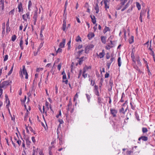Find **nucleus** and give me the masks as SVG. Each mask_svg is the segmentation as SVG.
<instances>
[{
  "instance_id": "a211bd4d",
  "label": "nucleus",
  "mask_w": 155,
  "mask_h": 155,
  "mask_svg": "<svg viewBox=\"0 0 155 155\" xmlns=\"http://www.w3.org/2000/svg\"><path fill=\"white\" fill-rule=\"evenodd\" d=\"M106 38L104 36H101V39L102 43L105 44L106 42Z\"/></svg>"
},
{
  "instance_id": "680f3d73",
  "label": "nucleus",
  "mask_w": 155,
  "mask_h": 155,
  "mask_svg": "<svg viewBox=\"0 0 155 155\" xmlns=\"http://www.w3.org/2000/svg\"><path fill=\"white\" fill-rule=\"evenodd\" d=\"M61 115V110H60L59 111V114L58 115H56V117L57 118H58Z\"/></svg>"
},
{
  "instance_id": "6e6552de",
  "label": "nucleus",
  "mask_w": 155,
  "mask_h": 155,
  "mask_svg": "<svg viewBox=\"0 0 155 155\" xmlns=\"http://www.w3.org/2000/svg\"><path fill=\"white\" fill-rule=\"evenodd\" d=\"M66 22L65 20H64L62 24V29L64 31H66L68 28H67Z\"/></svg>"
},
{
  "instance_id": "a19ab883",
  "label": "nucleus",
  "mask_w": 155,
  "mask_h": 155,
  "mask_svg": "<svg viewBox=\"0 0 155 155\" xmlns=\"http://www.w3.org/2000/svg\"><path fill=\"white\" fill-rule=\"evenodd\" d=\"M78 95L77 93H76L74 97V101H75L78 98Z\"/></svg>"
},
{
  "instance_id": "79ce46f5",
  "label": "nucleus",
  "mask_w": 155,
  "mask_h": 155,
  "mask_svg": "<svg viewBox=\"0 0 155 155\" xmlns=\"http://www.w3.org/2000/svg\"><path fill=\"white\" fill-rule=\"evenodd\" d=\"M13 66L12 67L10 70L9 71V72L8 73V75H10L12 73V71H13Z\"/></svg>"
},
{
  "instance_id": "c756f323",
  "label": "nucleus",
  "mask_w": 155,
  "mask_h": 155,
  "mask_svg": "<svg viewBox=\"0 0 155 155\" xmlns=\"http://www.w3.org/2000/svg\"><path fill=\"white\" fill-rule=\"evenodd\" d=\"M5 98H6V101L7 103V104L6 105V107H7L8 105H9V104L10 101L8 100V98L6 95H5Z\"/></svg>"
},
{
  "instance_id": "49530a36",
  "label": "nucleus",
  "mask_w": 155,
  "mask_h": 155,
  "mask_svg": "<svg viewBox=\"0 0 155 155\" xmlns=\"http://www.w3.org/2000/svg\"><path fill=\"white\" fill-rule=\"evenodd\" d=\"M43 46V43H41L39 45V46L38 48V51H39L40 50V49H41V48Z\"/></svg>"
},
{
  "instance_id": "412c9836",
  "label": "nucleus",
  "mask_w": 155,
  "mask_h": 155,
  "mask_svg": "<svg viewBox=\"0 0 155 155\" xmlns=\"http://www.w3.org/2000/svg\"><path fill=\"white\" fill-rule=\"evenodd\" d=\"M94 9L96 11V13H98L99 12V9L97 4H96V6L94 7Z\"/></svg>"
},
{
  "instance_id": "cd10ccee",
  "label": "nucleus",
  "mask_w": 155,
  "mask_h": 155,
  "mask_svg": "<svg viewBox=\"0 0 155 155\" xmlns=\"http://www.w3.org/2000/svg\"><path fill=\"white\" fill-rule=\"evenodd\" d=\"M76 41L77 42H78L79 41H81V38L79 36H78L76 38Z\"/></svg>"
},
{
  "instance_id": "c9c22d12",
  "label": "nucleus",
  "mask_w": 155,
  "mask_h": 155,
  "mask_svg": "<svg viewBox=\"0 0 155 155\" xmlns=\"http://www.w3.org/2000/svg\"><path fill=\"white\" fill-rule=\"evenodd\" d=\"M87 98V101L88 102H90V100L91 98V97L90 95H89L87 94H86Z\"/></svg>"
},
{
  "instance_id": "6e6d98bb",
  "label": "nucleus",
  "mask_w": 155,
  "mask_h": 155,
  "mask_svg": "<svg viewBox=\"0 0 155 155\" xmlns=\"http://www.w3.org/2000/svg\"><path fill=\"white\" fill-rule=\"evenodd\" d=\"M2 30L5 29V23H3L2 24Z\"/></svg>"
},
{
  "instance_id": "2f4dec72",
  "label": "nucleus",
  "mask_w": 155,
  "mask_h": 155,
  "mask_svg": "<svg viewBox=\"0 0 155 155\" xmlns=\"http://www.w3.org/2000/svg\"><path fill=\"white\" fill-rule=\"evenodd\" d=\"M104 53L103 52H101L99 53L98 56L100 58H101L103 57L104 56Z\"/></svg>"
},
{
  "instance_id": "9b49d317",
  "label": "nucleus",
  "mask_w": 155,
  "mask_h": 155,
  "mask_svg": "<svg viewBox=\"0 0 155 155\" xmlns=\"http://www.w3.org/2000/svg\"><path fill=\"white\" fill-rule=\"evenodd\" d=\"M43 113H45V114H46V112L47 111L49 110V107H45L44 106H43Z\"/></svg>"
},
{
  "instance_id": "4d7b16f0",
  "label": "nucleus",
  "mask_w": 155,
  "mask_h": 155,
  "mask_svg": "<svg viewBox=\"0 0 155 155\" xmlns=\"http://www.w3.org/2000/svg\"><path fill=\"white\" fill-rule=\"evenodd\" d=\"M110 1V0H104V3H107L109 4V2Z\"/></svg>"
},
{
  "instance_id": "3c124183",
  "label": "nucleus",
  "mask_w": 155,
  "mask_h": 155,
  "mask_svg": "<svg viewBox=\"0 0 155 155\" xmlns=\"http://www.w3.org/2000/svg\"><path fill=\"white\" fill-rule=\"evenodd\" d=\"M8 59V55H6L5 56L4 59V61H6Z\"/></svg>"
},
{
  "instance_id": "39448f33",
  "label": "nucleus",
  "mask_w": 155,
  "mask_h": 155,
  "mask_svg": "<svg viewBox=\"0 0 155 155\" xmlns=\"http://www.w3.org/2000/svg\"><path fill=\"white\" fill-rule=\"evenodd\" d=\"M110 112L111 114L114 117H116V114L117 112V110L115 109L110 108Z\"/></svg>"
},
{
  "instance_id": "423d86ee",
  "label": "nucleus",
  "mask_w": 155,
  "mask_h": 155,
  "mask_svg": "<svg viewBox=\"0 0 155 155\" xmlns=\"http://www.w3.org/2000/svg\"><path fill=\"white\" fill-rule=\"evenodd\" d=\"M25 140L26 143V145L28 147H29L31 144V141L29 140V137H26L25 138H24Z\"/></svg>"
},
{
  "instance_id": "aec40b11",
  "label": "nucleus",
  "mask_w": 155,
  "mask_h": 155,
  "mask_svg": "<svg viewBox=\"0 0 155 155\" xmlns=\"http://www.w3.org/2000/svg\"><path fill=\"white\" fill-rule=\"evenodd\" d=\"M22 37L21 38V40L20 41V48L21 49L23 50V41L22 40Z\"/></svg>"
},
{
  "instance_id": "7ed1b4c3",
  "label": "nucleus",
  "mask_w": 155,
  "mask_h": 155,
  "mask_svg": "<svg viewBox=\"0 0 155 155\" xmlns=\"http://www.w3.org/2000/svg\"><path fill=\"white\" fill-rule=\"evenodd\" d=\"M9 82L8 81H5L2 83H0V88H5L8 84Z\"/></svg>"
},
{
  "instance_id": "9d476101",
  "label": "nucleus",
  "mask_w": 155,
  "mask_h": 155,
  "mask_svg": "<svg viewBox=\"0 0 155 155\" xmlns=\"http://www.w3.org/2000/svg\"><path fill=\"white\" fill-rule=\"evenodd\" d=\"M63 82L65 83V84H67L68 83V80L67 79V77L66 74H64L63 76Z\"/></svg>"
},
{
  "instance_id": "864d4df0",
  "label": "nucleus",
  "mask_w": 155,
  "mask_h": 155,
  "mask_svg": "<svg viewBox=\"0 0 155 155\" xmlns=\"http://www.w3.org/2000/svg\"><path fill=\"white\" fill-rule=\"evenodd\" d=\"M31 140L34 143H35L36 142L35 140V137H31Z\"/></svg>"
},
{
  "instance_id": "69168bd1",
  "label": "nucleus",
  "mask_w": 155,
  "mask_h": 155,
  "mask_svg": "<svg viewBox=\"0 0 155 155\" xmlns=\"http://www.w3.org/2000/svg\"><path fill=\"white\" fill-rule=\"evenodd\" d=\"M58 121L60 124H62L64 123L63 120L61 119H58Z\"/></svg>"
},
{
  "instance_id": "5701e85b",
  "label": "nucleus",
  "mask_w": 155,
  "mask_h": 155,
  "mask_svg": "<svg viewBox=\"0 0 155 155\" xmlns=\"http://www.w3.org/2000/svg\"><path fill=\"white\" fill-rule=\"evenodd\" d=\"M0 6H1L2 9L4 8V0H0Z\"/></svg>"
},
{
  "instance_id": "09e8293b",
  "label": "nucleus",
  "mask_w": 155,
  "mask_h": 155,
  "mask_svg": "<svg viewBox=\"0 0 155 155\" xmlns=\"http://www.w3.org/2000/svg\"><path fill=\"white\" fill-rule=\"evenodd\" d=\"M43 70V68H37L36 69V71L37 72H39L40 71H42Z\"/></svg>"
},
{
  "instance_id": "37998d69",
  "label": "nucleus",
  "mask_w": 155,
  "mask_h": 155,
  "mask_svg": "<svg viewBox=\"0 0 155 155\" xmlns=\"http://www.w3.org/2000/svg\"><path fill=\"white\" fill-rule=\"evenodd\" d=\"M65 10H66V8H65V10L64 11V14L63 15V16L64 18V20H65V19L66 18V16H67V13L65 12Z\"/></svg>"
},
{
  "instance_id": "4be33fe9",
  "label": "nucleus",
  "mask_w": 155,
  "mask_h": 155,
  "mask_svg": "<svg viewBox=\"0 0 155 155\" xmlns=\"http://www.w3.org/2000/svg\"><path fill=\"white\" fill-rule=\"evenodd\" d=\"M114 47V45H111L110 44H109L107 46L105 47V48L107 50L110 49V48H113Z\"/></svg>"
},
{
  "instance_id": "6ab92c4d",
  "label": "nucleus",
  "mask_w": 155,
  "mask_h": 155,
  "mask_svg": "<svg viewBox=\"0 0 155 155\" xmlns=\"http://www.w3.org/2000/svg\"><path fill=\"white\" fill-rule=\"evenodd\" d=\"M18 12H20L21 11H22L23 10V9L22 8V6L21 4H19L18 5Z\"/></svg>"
},
{
  "instance_id": "bb28decb",
  "label": "nucleus",
  "mask_w": 155,
  "mask_h": 155,
  "mask_svg": "<svg viewBox=\"0 0 155 155\" xmlns=\"http://www.w3.org/2000/svg\"><path fill=\"white\" fill-rule=\"evenodd\" d=\"M109 27H105L103 32L104 33H105L107 31H109Z\"/></svg>"
},
{
  "instance_id": "dca6fc26",
  "label": "nucleus",
  "mask_w": 155,
  "mask_h": 155,
  "mask_svg": "<svg viewBox=\"0 0 155 155\" xmlns=\"http://www.w3.org/2000/svg\"><path fill=\"white\" fill-rule=\"evenodd\" d=\"M127 107L125 109V110H124L123 107H122L120 110V113H122L124 114L127 111Z\"/></svg>"
},
{
  "instance_id": "2eb2a0df",
  "label": "nucleus",
  "mask_w": 155,
  "mask_h": 155,
  "mask_svg": "<svg viewBox=\"0 0 155 155\" xmlns=\"http://www.w3.org/2000/svg\"><path fill=\"white\" fill-rule=\"evenodd\" d=\"M94 36V34L93 33H90L88 34L87 37L89 39H91Z\"/></svg>"
},
{
  "instance_id": "f8f14e48",
  "label": "nucleus",
  "mask_w": 155,
  "mask_h": 155,
  "mask_svg": "<svg viewBox=\"0 0 155 155\" xmlns=\"http://www.w3.org/2000/svg\"><path fill=\"white\" fill-rule=\"evenodd\" d=\"M142 140L144 141H146L147 140L148 138L146 136H142L139 137L138 139L139 140Z\"/></svg>"
},
{
  "instance_id": "f257e3e1",
  "label": "nucleus",
  "mask_w": 155,
  "mask_h": 155,
  "mask_svg": "<svg viewBox=\"0 0 155 155\" xmlns=\"http://www.w3.org/2000/svg\"><path fill=\"white\" fill-rule=\"evenodd\" d=\"M20 76L21 78H23V74L24 75H25V78L26 79H28V74L27 71L25 69V66H23L22 70L20 72Z\"/></svg>"
},
{
  "instance_id": "bf43d9fd",
  "label": "nucleus",
  "mask_w": 155,
  "mask_h": 155,
  "mask_svg": "<svg viewBox=\"0 0 155 155\" xmlns=\"http://www.w3.org/2000/svg\"><path fill=\"white\" fill-rule=\"evenodd\" d=\"M17 143L19 145H20V144H21V141L19 139H18L17 140Z\"/></svg>"
},
{
  "instance_id": "f704fd0d",
  "label": "nucleus",
  "mask_w": 155,
  "mask_h": 155,
  "mask_svg": "<svg viewBox=\"0 0 155 155\" xmlns=\"http://www.w3.org/2000/svg\"><path fill=\"white\" fill-rule=\"evenodd\" d=\"M32 5V2L30 0L28 2V9L30 11L31 9H30V8Z\"/></svg>"
},
{
  "instance_id": "b1692460",
  "label": "nucleus",
  "mask_w": 155,
  "mask_h": 155,
  "mask_svg": "<svg viewBox=\"0 0 155 155\" xmlns=\"http://www.w3.org/2000/svg\"><path fill=\"white\" fill-rule=\"evenodd\" d=\"M134 41V37L132 36H131L129 39V42L130 44L132 43Z\"/></svg>"
},
{
  "instance_id": "c03bdc74",
  "label": "nucleus",
  "mask_w": 155,
  "mask_h": 155,
  "mask_svg": "<svg viewBox=\"0 0 155 155\" xmlns=\"http://www.w3.org/2000/svg\"><path fill=\"white\" fill-rule=\"evenodd\" d=\"M109 4L107 3H104L105 5V8L106 9H108L109 8Z\"/></svg>"
},
{
  "instance_id": "774afa93",
  "label": "nucleus",
  "mask_w": 155,
  "mask_h": 155,
  "mask_svg": "<svg viewBox=\"0 0 155 155\" xmlns=\"http://www.w3.org/2000/svg\"><path fill=\"white\" fill-rule=\"evenodd\" d=\"M61 67V65L60 64H58V65L57 68L59 70H60Z\"/></svg>"
},
{
  "instance_id": "72a5a7b5",
  "label": "nucleus",
  "mask_w": 155,
  "mask_h": 155,
  "mask_svg": "<svg viewBox=\"0 0 155 155\" xmlns=\"http://www.w3.org/2000/svg\"><path fill=\"white\" fill-rule=\"evenodd\" d=\"M136 6L138 8V10H140L141 9V6L140 4L138 2H136Z\"/></svg>"
},
{
  "instance_id": "e2e57ef3",
  "label": "nucleus",
  "mask_w": 155,
  "mask_h": 155,
  "mask_svg": "<svg viewBox=\"0 0 155 155\" xmlns=\"http://www.w3.org/2000/svg\"><path fill=\"white\" fill-rule=\"evenodd\" d=\"M82 47V45H79L78 47L76 48V50L77 49H79L81 48Z\"/></svg>"
},
{
  "instance_id": "58836bf2",
  "label": "nucleus",
  "mask_w": 155,
  "mask_h": 155,
  "mask_svg": "<svg viewBox=\"0 0 155 155\" xmlns=\"http://www.w3.org/2000/svg\"><path fill=\"white\" fill-rule=\"evenodd\" d=\"M148 130L146 128L143 127L142 128V132L143 133H145L147 132Z\"/></svg>"
},
{
  "instance_id": "de8ad7c7",
  "label": "nucleus",
  "mask_w": 155,
  "mask_h": 155,
  "mask_svg": "<svg viewBox=\"0 0 155 155\" xmlns=\"http://www.w3.org/2000/svg\"><path fill=\"white\" fill-rule=\"evenodd\" d=\"M71 43V40H70L68 41V43L67 44V45H68V49H70V47L71 46V45H70Z\"/></svg>"
},
{
  "instance_id": "1a4fd4ad",
  "label": "nucleus",
  "mask_w": 155,
  "mask_h": 155,
  "mask_svg": "<svg viewBox=\"0 0 155 155\" xmlns=\"http://www.w3.org/2000/svg\"><path fill=\"white\" fill-rule=\"evenodd\" d=\"M66 41L65 39H63L62 42L59 44V46L61 48H63L64 47Z\"/></svg>"
},
{
  "instance_id": "4c0bfd02",
  "label": "nucleus",
  "mask_w": 155,
  "mask_h": 155,
  "mask_svg": "<svg viewBox=\"0 0 155 155\" xmlns=\"http://www.w3.org/2000/svg\"><path fill=\"white\" fill-rule=\"evenodd\" d=\"M82 76L84 78H86L87 77V75L86 72H83Z\"/></svg>"
},
{
  "instance_id": "5fc2aeb1",
  "label": "nucleus",
  "mask_w": 155,
  "mask_h": 155,
  "mask_svg": "<svg viewBox=\"0 0 155 155\" xmlns=\"http://www.w3.org/2000/svg\"><path fill=\"white\" fill-rule=\"evenodd\" d=\"M62 51V49L60 48H59L58 49L57 51V53H60V52H61Z\"/></svg>"
},
{
  "instance_id": "f03ea898",
  "label": "nucleus",
  "mask_w": 155,
  "mask_h": 155,
  "mask_svg": "<svg viewBox=\"0 0 155 155\" xmlns=\"http://www.w3.org/2000/svg\"><path fill=\"white\" fill-rule=\"evenodd\" d=\"M94 45L92 44H90L87 45L85 48V52L86 53H87L89 52L90 50H92L94 47Z\"/></svg>"
},
{
  "instance_id": "ea45409f",
  "label": "nucleus",
  "mask_w": 155,
  "mask_h": 155,
  "mask_svg": "<svg viewBox=\"0 0 155 155\" xmlns=\"http://www.w3.org/2000/svg\"><path fill=\"white\" fill-rule=\"evenodd\" d=\"M3 89L0 88V98H2L3 97Z\"/></svg>"
},
{
  "instance_id": "13d9d810",
  "label": "nucleus",
  "mask_w": 155,
  "mask_h": 155,
  "mask_svg": "<svg viewBox=\"0 0 155 155\" xmlns=\"http://www.w3.org/2000/svg\"><path fill=\"white\" fill-rule=\"evenodd\" d=\"M109 74L107 72L106 73V74H105L104 77L105 78H108L109 77Z\"/></svg>"
},
{
  "instance_id": "8fccbe9b",
  "label": "nucleus",
  "mask_w": 155,
  "mask_h": 155,
  "mask_svg": "<svg viewBox=\"0 0 155 155\" xmlns=\"http://www.w3.org/2000/svg\"><path fill=\"white\" fill-rule=\"evenodd\" d=\"M95 94L97 96L99 95V92L98 90L94 91Z\"/></svg>"
},
{
  "instance_id": "603ef678",
  "label": "nucleus",
  "mask_w": 155,
  "mask_h": 155,
  "mask_svg": "<svg viewBox=\"0 0 155 155\" xmlns=\"http://www.w3.org/2000/svg\"><path fill=\"white\" fill-rule=\"evenodd\" d=\"M43 28H41V30L40 32V35L41 37H43V35H42V31L43 30Z\"/></svg>"
},
{
  "instance_id": "20e7f679",
  "label": "nucleus",
  "mask_w": 155,
  "mask_h": 155,
  "mask_svg": "<svg viewBox=\"0 0 155 155\" xmlns=\"http://www.w3.org/2000/svg\"><path fill=\"white\" fill-rule=\"evenodd\" d=\"M22 18L24 21H27V19H29L30 18V12H28L26 14L23 15Z\"/></svg>"
},
{
  "instance_id": "f3484780",
  "label": "nucleus",
  "mask_w": 155,
  "mask_h": 155,
  "mask_svg": "<svg viewBox=\"0 0 155 155\" xmlns=\"http://www.w3.org/2000/svg\"><path fill=\"white\" fill-rule=\"evenodd\" d=\"M37 17H38V12H37V11H36L34 13V15L33 17V18L35 20V22L36 21Z\"/></svg>"
},
{
  "instance_id": "052dcab7",
  "label": "nucleus",
  "mask_w": 155,
  "mask_h": 155,
  "mask_svg": "<svg viewBox=\"0 0 155 155\" xmlns=\"http://www.w3.org/2000/svg\"><path fill=\"white\" fill-rule=\"evenodd\" d=\"M83 51L84 50H81L80 51H78V54H82V53Z\"/></svg>"
},
{
  "instance_id": "a878e982",
  "label": "nucleus",
  "mask_w": 155,
  "mask_h": 155,
  "mask_svg": "<svg viewBox=\"0 0 155 155\" xmlns=\"http://www.w3.org/2000/svg\"><path fill=\"white\" fill-rule=\"evenodd\" d=\"M144 15V13L142 12H141L140 13V17L139 18L141 22H143V20H142V17L143 15Z\"/></svg>"
},
{
  "instance_id": "338daca9",
  "label": "nucleus",
  "mask_w": 155,
  "mask_h": 155,
  "mask_svg": "<svg viewBox=\"0 0 155 155\" xmlns=\"http://www.w3.org/2000/svg\"><path fill=\"white\" fill-rule=\"evenodd\" d=\"M26 99V96H25L24 99L23 100H21V101L22 102L24 103Z\"/></svg>"
},
{
  "instance_id": "c85d7f7f",
  "label": "nucleus",
  "mask_w": 155,
  "mask_h": 155,
  "mask_svg": "<svg viewBox=\"0 0 155 155\" xmlns=\"http://www.w3.org/2000/svg\"><path fill=\"white\" fill-rule=\"evenodd\" d=\"M121 62L120 58L119 57L118 58V66L119 67H120L121 66Z\"/></svg>"
},
{
  "instance_id": "393cba45",
  "label": "nucleus",
  "mask_w": 155,
  "mask_h": 155,
  "mask_svg": "<svg viewBox=\"0 0 155 155\" xmlns=\"http://www.w3.org/2000/svg\"><path fill=\"white\" fill-rule=\"evenodd\" d=\"M15 12V9H14L11 10L9 13V15H10L11 16H12L14 14Z\"/></svg>"
},
{
  "instance_id": "7c9ffc66",
  "label": "nucleus",
  "mask_w": 155,
  "mask_h": 155,
  "mask_svg": "<svg viewBox=\"0 0 155 155\" xmlns=\"http://www.w3.org/2000/svg\"><path fill=\"white\" fill-rule=\"evenodd\" d=\"M137 64L139 66H140L141 65V63L140 61L139 58L138 57L137 59Z\"/></svg>"
},
{
  "instance_id": "a18cd8bd",
  "label": "nucleus",
  "mask_w": 155,
  "mask_h": 155,
  "mask_svg": "<svg viewBox=\"0 0 155 155\" xmlns=\"http://www.w3.org/2000/svg\"><path fill=\"white\" fill-rule=\"evenodd\" d=\"M72 107L71 105V103H70L68 105V108H67V110L68 111L69 110H70V108H71Z\"/></svg>"
},
{
  "instance_id": "e433bc0d",
  "label": "nucleus",
  "mask_w": 155,
  "mask_h": 155,
  "mask_svg": "<svg viewBox=\"0 0 155 155\" xmlns=\"http://www.w3.org/2000/svg\"><path fill=\"white\" fill-rule=\"evenodd\" d=\"M16 36L15 35H14L12 36V41H14L16 40Z\"/></svg>"
},
{
  "instance_id": "473e14b6",
  "label": "nucleus",
  "mask_w": 155,
  "mask_h": 155,
  "mask_svg": "<svg viewBox=\"0 0 155 155\" xmlns=\"http://www.w3.org/2000/svg\"><path fill=\"white\" fill-rule=\"evenodd\" d=\"M129 1L126 4V5H125V7L121 9L122 11H124L126 8H127L128 7V6L129 5Z\"/></svg>"
},
{
  "instance_id": "0e129e2a",
  "label": "nucleus",
  "mask_w": 155,
  "mask_h": 155,
  "mask_svg": "<svg viewBox=\"0 0 155 155\" xmlns=\"http://www.w3.org/2000/svg\"><path fill=\"white\" fill-rule=\"evenodd\" d=\"M132 153V152L131 150L127 151V155H130Z\"/></svg>"
},
{
  "instance_id": "4468645a",
  "label": "nucleus",
  "mask_w": 155,
  "mask_h": 155,
  "mask_svg": "<svg viewBox=\"0 0 155 155\" xmlns=\"http://www.w3.org/2000/svg\"><path fill=\"white\" fill-rule=\"evenodd\" d=\"M91 69V67L90 66H85L84 67L83 69V72H86L88 71L89 69Z\"/></svg>"
},
{
  "instance_id": "0eeeda50",
  "label": "nucleus",
  "mask_w": 155,
  "mask_h": 155,
  "mask_svg": "<svg viewBox=\"0 0 155 155\" xmlns=\"http://www.w3.org/2000/svg\"><path fill=\"white\" fill-rule=\"evenodd\" d=\"M26 130L27 133H29V131H31L32 132H34V131L33 130L32 128L30 126H27L26 125H25Z\"/></svg>"
},
{
  "instance_id": "ddd939ff",
  "label": "nucleus",
  "mask_w": 155,
  "mask_h": 155,
  "mask_svg": "<svg viewBox=\"0 0 155 155\" xmlns=\"http://www.w3.org/2000/svg\"><path fill=\"white\" fill-rule=\"evenodd\" d=\"M91 20H92V21L93 22V23L94 24H96V19L94 15H93V16L91 15Z\"/></svg>"
}]
</instances>
